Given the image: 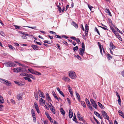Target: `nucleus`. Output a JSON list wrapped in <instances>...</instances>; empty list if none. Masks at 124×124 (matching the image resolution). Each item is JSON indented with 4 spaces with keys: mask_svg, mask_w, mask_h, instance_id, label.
Segmentation results:
<instances>
[{
    "mask_svg": "<svg viewBox=\"0 0 124 124\" xmlns=\"http://www.w3.org/2000/svg\"><path fill=\"white\" fill-rule=\"evenodd\" d=\"M69 76L72 79H74L76 77V75L74 72L70 71L69 72Z\"/></svg>",
    "mask_w": 124,
    "mask_h": 124,
    "instance_id": "2",
    "label": "nucleus"
},
{
    "mask_svg": "<svg viewBox=\"0 0 124 124\" xmlns=\"http://www.w3.org/2000/svg\"><path fill=\"white\" fill-rule=\"evenodd\" d=\"M105 11L106 13H107L110 16H112V15L110 12L109 10L107 8H106L105 9Z\"/></svg>",
    "mask_w": 124,
    "mask_h": 124,
    "instance_id": "17",
    "label": "nucleus"
},
{
    "mask_svg": "<svg viewBox=\"0 0 124 124\" xmlns=\"http://www.w3.org/2000/svg\"><path fill=\"white\" fill-rule=\"evenodd\" d=\"M73 118H74L73 119V120L76 122V120H77V119L76 117V115L75 114H74Z\"/></svg>",
    "mask_w": 124,
    "mask_h": 124,
    "instance_id": "41",
    "label": "nucleus"
},
{
    "mask_svg": "<svg viewBox=\"0 0 124 124\" xmlns=\"http://www.w3.org/2000/svg\"><path fill=\"white\" fill-rule=\"evenodd\" d=\"M101 112L103 117L107 120H109V117L108 116L106 112L104 110H102Z\"/></svg>",
    "mask_w": 124,
    "mask_h": 124,
    "instance_id": "3",
    "label": "nucleus"
},
{
    "mask_svg": "<svg viewBox=\"0 0 124 124\" xmlns=\"http://www.w3.org/2000/svg\"><path fill=\"white\" fill-rule=\"evenodd\" d=\"M94 113L98 117L101 119L102 118V116H101L97 112L94 111Z\"/></svg>",
    "mask_w": 124,
    "mask_h": 124,
    "instance_id": "15",
    "label": "nucleus"
},
{
    "mask_svg": "<svg viewBox=\"0 0 124 124\" xmlns=\"http://www.w3.org/2000/svg\"><path fill=\"white\" fill-rule=\"evenodd\" d=\"M4 101L3 97L1 95H0V104L3 103Z\"/></svg>",
    "mask_w": 124,
    "mask_h": 124,
    "instance_id": "21",
    "label": "nucleus"
},
{
    "mask_svg": "<svg viewBox=\"0 0 124 124\" xmlns=\"http://www.w3.org/2000/svg\"><path fill=\"white\" fill-rule=\"evenodd\" d=\"M98 104L99 107H100L102 109H104V108L105 107L103 105L100 103L99 102H98Z\"/></svg>",
    "mask_w": 124,
    "mask_h": 124,
    "instance_id": "20",
    "label": "nucleus"
},
{
    "mask_svg": "<svg viewBox=\"0 0 124 124\" xmlns=\"http://www.w3.org/2000/svg\"><path fill=\"white\" fill-rule=\"evenodd\" d=\"M26 27H27L29 28L32 29H35L36 28V26H35V27H30V26H27Z\"/></svg>",
    "mask_w": 124,
    "mask_h": 124,
    "instance_id": "51",
    "label": "nucleus"
},
{
    "mask_svg": "<svg viewBox=\"0 0 124 124\" xmlns=\"http://www.w3.org/2000/svg\"><path fill=\"white\" fill-rule=\"evenodd\" d=\"M45 114L48 119H50L51 117L49 116V114L47 112H45Z\"/></svg>",
    "mask_w": 124,
    "mask_h": 124,
    "instance_id": "37",
    "label": "nucleus"
},
{
    "mask_svg": "<svg viewBox=\"0 0 124 124\" xmlns=\"http://www.w3.org/2000/svg\"><path fill=\"white\" fill-rule=\"evenodd\" d=\"M107 58L108 60H110L112 58V56L109 54L107 55Z\"/></svg>",
    "mask_w": 124,
    "mask_h": 124,
    "instance_id": "30",
    "label": "nucleus"
},
{
    "mask_svg": "<svg viewBox=\"0 0 124 124\" xmlns=\"http://www.w3.org/2000/svg\"><path fill=\"white\" fill-rule=\"evenodd\" d=\"M71 24L76 28H77L78 27V25L74 21H73L71 23Z\"/></svg>",
    "mask_w": 124,
    "mask_h": 124,
    "instance_id": "18",
    "label": "nucleus"
},
{
    "mask_svg": "<svg viewBox=\"0 0 124 124\" xmlns=\"http://www.w3.org/2000/svg\"><path fill=\"white\" fill-rule=\"evenodd\" d=\"M119 115L121 116L124 118V113H123L121 110H119L118 111Z\"/></svg>",
    "mask_w": 124,
    "mask_h": 124,
    "instance_id": "16",
    "label": "nucleus"
},
{
    "mask_svg": "<svg viewBox=\"0 0 124 124\" xmlns=\"http://www.w3.org/2000/svg\"><path fill=\"white\" fill-rule=\"evenodd\" d=\"M14 82L15 83H16V84H18V85H19L22 86L23 85V84H22L17 81H14Z\"/></svg>",
    "mask_w": 124,
    "mask_h": 124,
    "instance_id": "33",
    "label": "nucleus"
},
{
    "mask_svg": "<svg viewBox=\"0 0 124 124\" xmlns=\"http://www.w3.org/2000/svg\"><path fill=\"white\" fill-rule=\"evenodd\" d=\"M62 42L66 45L68 46V44L64 40H63Z\"/></svg>",
    "mask_w": 124,
    "mask_h": 124,
    "instance_id": "53",
    "label": "nucleus"
},
{
    "mask_svg": "<svg viewBox=\"0 0 124 124\" xmlns=\"http://www.w3.org/2000/svg\"><path fill=\"white\" fill-rule=\"evenodd\" d=\"M17 98L18 100H20L22 99V97L20 95L17 96Z\"/></svg>",
    "mask_w": 124,
    "mask_h": 124,
    "instance_id": "45",
    "label": "nucleus"
},
{
    "mask_svg": "<svg viewBox=\"0 0 124 124\" xmlns=\"http://www.w3.org/2000/svg\"><path fill=\"white\" fill-rule=\"evenodd\" d=\"M109 46L110 49L113 50L116 47L113 44L112 42H111L110 43Z\"/></svg>",
    "mask_w": 124,
    "mask_h": 124,
    "instance_id": "11",
    "label": "nucleus"
},
{
    "mask_svg": "<svg viewBox=\"0 0 124 124\" xmlns=\"http://www.w3.org/2000/svg\"><path fill=\"white\" fill-rule=\"evenodd\" d=\"M31 47L33 49L35 50H39V47L36 45H32Z\"/></svg>",
    "mask_w": 124,
    "mask_h": 124,
    "instance_id": "7",
    "label": "nucleus"
},
{
    "mask_svg": "<svg viewBox=\"0 0 124 124\" xmlns=\"http://www.w3.org/2000/svg\"><path fill=\"white\" fill-rule=\"evenodd\" d=\"M111 30H112V31L114 33H115L116 32V30L114 29L112 27L111 28Z\"/></svg>",
    "mask_w": 124,
    "mask_h": 124,
    "instance_id": "55",
    "label": "nucleus"
},
{
    "mask_svg": "<svg viewBox=\"0 0 124 124\" xmlns=\"http://www.w3.org/2000/svg\"><path fill=\"white\" fill-rule=\"evenodd\" d=\"M118 103L119 105L120 106L121 104V100L120 96H118Z\"/></svg>",
    "mask_w": 124,
    "mask_h": 124,
    "instance_id": "34",
    "label": "nucleus"
},
{
    "mask_svg": "<svg viewBox=\"0 0 124 124\" xmlns=\"http://www.w3.org/2000/svg\"><path fill=\"white\" fill-rule=\"evenodd\" d=\"M82 49H84V50H85V46L84 44V43H82Z\"/></svg>",
    "mask_w": 124,
    "mask_h": 124,
    "instance_id": "44",
    "label": "nucleus"
},
{
    "mask_svg": "<svg viewBox=\"0 0 124 124\" xmlns=\"http://www.w3.org/2000/svg\"><path fill=\"white\" fill-rule=\"evenodd\" d=\"M20 72L22 71H26L25 69H23L22 68L20 67Z\"/></svg>",
    "mask_w": 124,
    "mask_h": 124,
    "instance_id": "49",
    "label": "nucleus"
},
{
    "mask_svg": "<svg viewBox=\"0 0 124 124\" xmlns=\"http://www.w3.org/2000/svg\"><path fill=\"white\" fill-rule=\"evenodd\" d=\"M29 77H24L23 78H24L25 80H27L29 82H31V81L30 79V78H29Z\"/></svg>",
    "mask_w": 124,
    "mask_h": 124,
    "instance_id": "31",
    "label": "nucleus"
},
{
    "mask_svg": "<svg viewBox=\"0 0 124 124\" xmlns=\"http://www.w3.org/2000/svg\"><path fill=\"white\" fill-rule=\"evenodd\" d=\"M88 31H85V36H87L88 35Z\"/></svg>",
    "mask_w": 124,
    "mask_h": 124,
    "instance_id": "60",
    "label": "nucleus"
},
{
    "mask_svg": "<svg viewBox=\"0 0 124 124\" xmlns=\"http://www.w3.org/2000/svg\"><path fill=\"white\" fill-rule=\"evenodd\" d=\"M28 75L26 73L22 72L20 74V75L22 76H25L27 77V75Z\"/></svg>",
    "mask_w": 124,
    "mask_h": 124,
    "instance_id": "32",
    "label": "nucleus"
},
{
    "mask_svg": "<svg viewBox=\"0 0 124 124\" xmlns=\"http://www.w3.org/2000/svg\"><path fill=\"white\" fill-rule=\"evenodd\" d=\"M100 27L102 28L104 30H108V29L107 28L105 27H102L101 26H99Z\"/></svg>",
    "mask_w": 124,
    "mask_h": 124,
    "instance_id": "48",
    "label": "nucleus"
},
{
    "mask_svg": "<svg viewBox=\"0 0 124 124\" xmlns=\"http://www.w3.org/2000/svg\"><path fill=\"white\" fill-rule=\"evenodd\" d=\"M34 74L37 75H41L40 73L36 71H35Z\"/></svg>",
    "mask_w": 124,
    "mask_h": 124,
    "instance_id": "35",
    "label": "nucleus"
},
{
    "mask_svg": "<svg viewBox=\"0 0 124 124\" xmlns=\"http://www.w3.org/2000/svg\"><path fill=\"white\" fill-rule=\"evenodd\" d=\"M28 70H29L31 73L33 74H34L35 71L33 70L28 69Z\"/></svg>",
    "mask_w": 124,
    "mask_h": 124,
    "instance_id": "39",
    "label": "nucleus"
},
{
    "mask_svg": "<svg viewBox=\"0 0 124 124\" xmlns=\"http://www.w3.org/2000/svg\"><path fill=\"white\" fill-rule=\"evenodd\" d=\"M21 33L25 36H29L30 35L25 34L24 32H22Z\"/></svg>",
    "mask_w": 124,
    "mask_h": 124,
    "instance_id": "59",
    "label": "nucleus"
},
{
    "mask_svg": "<svg viewBox=\"0 0 124 124\" xmlns=\"http://www.w3.org/2000/svg\"><path fill=\"white\" fill-rule=\"evenodd\" d=\"M48 107L50 108V107L52 108L53 107V106H52V104H51L50 102L48 103Z\"/></svg>",
    "mask_w": 124,
    "mask_h": 124,
    "instance_id": "47",
    "label": "nucleus"
},
{
    "mask_svg": "<svg viewBox=\"0 0 124 124\" xmlns=\"http://www.w3.org/2000/svg\"><path fill=\"white\" fill-rule=\"evenodd\" d=\"M0 81L1 83L5 84L7 86H11L12 85L10 81L7 80L3 79L0 78Z\"/></svg>",
    "mask_w": 124,
    "mask_h": 124,
    "instance_id": "1",
    "label": "nucleus"
},
{
    "mask_svg": "<svg viewBox=\"0 0 124 124\" xmlns=\"http://www.w3.org/2000/svg\"><path fill=\"white\" fill-rule=\"evenodd\" d=\"M93 118L95 121H96V122L97 123V124H100V123L97 120L96 118H95L94 117H93Z\"/></svg>",
    "mask_w": 124,
    "mask_h": 124,
    "instance_id": "54",
    "label": "nucleus"
},
{
    "mask_svg": "<svg viewBox=\"0 0 124 124\" xmlns=\"http://www.w3.org/2000/svg\"><path fill=\"white\" fill-rule=\"evenodd\" d=\"M90 101L93 106L95 108L97 109V106L95 101L92 99H90Z\"/></svg>",
    "mask_w": 124,
    "mask_h": 124,
    "instance_id": "4",
    "label": "nucleus"
},
{
    "mask_svg": "<svg viewBox=\"0 0 124 124\" xmlns=\"http://www.w3.org/2000/svg\"><path fill=\"white\" fill-rule=\"evenodd\" d=\"M85 30L88 31L89 30V26L87 24H86L85 25Z\"/></svg>",
    "mask_w": 124,
    "mask_h": 124,
    "instance_id": "38",
    "label": "nucleus"
},
{
    "mask_svg": "<svg viewBox=\"0 0 124 124\" xmlns=\"http://www.w3.org/2000/svg\"><path fill=\"white\" fill-rule=\"evenodd\" d=\"M50 109L53 114H55V110L54 108V107L52 108L50 107Z\"/></svg>",
    "mask_w": 124,
    "mask_h": 124,
    "instance_id": "24",
    "label": "nucleus"
},
{
    "mask_svg": "<svg viewBox=\"0 0 124 124\" xmlns=\"http://www.w3.org/2000/svg\"><path fill=\"white\" fill-rule=\"evenodd\" d=\"M56 89L58 91L59 93L64 97V94L63 93L61 90L58 87L56 88Z\"/></svg>",
    "mask_w": 124,
    "mask_h": 124,
    "instance_id": "13",
    "label": "nucleus"
},
{
    "mask_svg": "<svg viewBox=\"0 0 124 124\" xmlns=\"http://www.w3.org/2000/svg\"><path fill=\"white\" fill-rule=\"evenodd\" d=\"M39 101H40V103H41L45 104V101L42 98H41L40 99Z\"/></svg>",
    "mask_w": 124,
    "mask_h": 124,
    "instance_id": "25",
    "label": "nucleus"
},
{
    "mask_svg": "<svg viewBox=\"0 0 124 124\" xmlns=\"http://www.w3.org/2000/svg\"><path fill=\"white\" fill-rule=\"evenodd\" d=\"M38 93H39V95L41 97L43 98H45V96L44 95L43 93L40 90L38 89Z\"/></svg>",
    "mask_w": 124,
    "mask_h": 124,
    "instance_id": "9",
    "label": "nucleus"
},
{
    "mask_svg": "<svg viewBox=\"0 0 124 124\" xmlns=\"http://www.w3.org/2000/svg\"><path fill=\"white\" fill-rule=\"evenodd\" d=\"M9 48L12 50H14L15 48L13 46L11 45H9L8 46Z\"/></svg>",
    "mask_w": 124,
    "mask_h": 124,
    "instance_id": "42",
    "label": "nucleus"
},
{
    "mask_svg": "<svg viewBox=\"0 0 124 124\" xmlns=\"http://www.w3.org/2000/svg\"><path fill=\"white\" fill-rule=\"evenodd\" d=\"M85 101L89 108L91 110H92L93 108L92 106H91V105L89 101L87 98L85 99Z\"/></svg>",
    "mask_w": 124,
    "mask_h": 124,
    "instance_id": "5",
    "label": "nucleus"
},
{
    "mask_svg": "<svg viewBox=\"0 0 124 124\" xmlns=\"http://www.w3.org/2000/svg\"><path fill=\"white\" fill-rule=\"evenodd\" d=\"M78 46H76V47H74L73 49L74 51H76L78 50Z\"/></svg>",
    "mask_w": 124,
    "mask_h": 124,
    "instance_id": "46",
    "label": "nucleus"
},
{
    "mask_svg": "<svg viewBox=\"0 0 124 124\" xmlns=\"http://www.w3.org/2000/svg\"><path fill=\"white\" fill-rule=\"evenodd\" d=\"M116 29H117V31L119 32L120 33H121V34H123V33L122 32L120 31L119 30L118 28H116Z\"/></svg>",
    "mask_w": 124,
    "mask_h": 124,
    "instance_id": "57",
    "label": "nucleus"
},
{
    "mask_svg": "<svg viewBox=\"0 0 124 124\" xmlns=\"http://www.w3.org/2000/svg\"><path fill=\"white\" fill-rule=\"evenodd\" d=\"M62 37L65 39H67L68 38V37L67 36L64 35H63L62 36Z\"/></svg>",
    "mask_w": 124,
    "mask_h": 124,
    "instance_id": "64",
    "label": "nucleus"
},
{
    "mask_svg": "<svg viewBox=\"0 0 124 124\" xmlns=\"http://www.w3.org/2000/svg\"><path fill=\"white\" fill-rule=\"evenodd\" d=\"M38 97L39 96L38 95V94H37V95L35 97V99H36V100H38Z\"/></svg>",
    "mask_w": 124,
    "mask_h": 124,
    "instance_id": "61",
    "label": "nucleus"
},
{
    "mask_svg": "<svg viewBox=\"0 0 124 124\" xmlns=\"http://www.w3.org/2000/svg\"><path fill=\"white\" fill-rule=\"evenodd\" d=\"M46 97L48 99V100L52 101L48 94L47 93H46Z\"/></svg>",
    "mask_w": 124,
    "mask_h": 124,
    "instance_id": "22",
    "label": "nucleus"
},
{
    "mask_svg": "<svg viewBox=\"0 0 124 124\" xmlns=\"http://www.w3.org/2000/svg\"><path fill=\"white\" fill-rule=\"evenodd\" d=\"M67 100L68 101V103L69 105H70L71 104L70 101V99L68 98H67Z\"/></svg>",
    "mask_w": 124,
    "mask_h": 124,
    "instance_id": "52",
    "label": "nucleus"
},
{
    "mask_svg": "<svg viewBox=\"0 0 124 124\" xmlns=\"http://www.w3.org/2000/svg\"><path fill=\"white\" fill-rule=\"evenodd\" d=\"M77 116L79 120L81 121H85V120L83 119L81 115L80 114H79L78 112L77 113Z\"/></svg>",
    "mask_w": 124,
    "mask_h": 124,
    "instance_id": "8",
    "label": "nucleus"
},
{
    "mask_svg": "<svg viewBox=\"0 0 124 124\" xmlns=\"http://www.w3.org/2000/svg\"><path fill=\"white\" fill-rule=\"evenodd\" d=\"M88 6L89 8V9H90V11H91L92 10V8H93V7H92V6L89 5H88Z\"/></svg>",
    "mask_w": 124,
    "mask_h": 124,
    "instance_id": "50",
    "label": "nucleus"
},
{
    "mask_svg": "<svg viewBox=\"0 0 124 124\" xmlns=\"http://www.w3.org/2000/svg\"><path fill=\"white\" fill-rule=\"evenodd\" d=\"M63 79L65 82H68L70 80L67 77H64L63 78Z\"/></svg>",
    "mask_w": 124,
    "mask_h": 124,
    "instance_id": "29",
    "label": "nucleus"
},
{
    "mask_svg": "<svg viewBox=\"0 0 124 124\" xmlns=\"http://www.w3.org/2000/svg\"><path fill=\"white\" fill-rule=\"evenodd\" d=\"M117 37V38L119 39V40L121 41L122 40V39L119 35H118V36Z\"/></svg>",
    "mask_w": 124,
    "mask_h": 124,
    "instance_id": "63",
    "label": "nucleus"
},
{
    "mask_svg": "<svg viewBox=\"0 0 124 124\" xmlns=\"http://www.w3.org/2000/svg\"><path fill=\"white\" fill-rule=\"evenodd\" d=\"M95 31L99 35H100V34L99 32V31L98 30V29L97 28L95 27Z\"/></svg>",
    "mask_w": 124,
    "mask_h": 124,
    "instance_id": "43",
    "label": "nucleus"
},
{
    "mask_svg": "<svg viewBox=\"0 0 124 124\" xmlns=\"http://www.w3.org/2000/svg\"><path fill=\"white\" fill-rule=\"evenodd\" d=\"M76 95L77 96V98L78 99L79 101H80V96L79 95L78 93L76 91Z\"/></svg>",
    "mask_w": 124,
    "mask_h": 124,
    "instance_id": "28",
    "label": "nucleus"
},
{
    "mask_svg": "<svg viewBox=\"0 0 124 124\" xmlns=\"http://www.w3.org/2000/svg\"><path fill=\"white\" fill-rule=\"evenodd\" d=\"M27 77H29V78H31L33 79H35V77L33 76V75L31 74H28L27 75Z\"/></svg>",
    "mask_w": 124,
    "mask_h": 124,
    "instance_id": "23",
    "label": "nucleus"
},
{
    "mask_svg": "<svg viewBox=\"0 0 124 124\" xmlns=\"http://www.w3.org/2000/svg\"><path fill=\"white\" fill-rule=\"evenodd\" d=\"M73 113L72 111V110L71 109H70L69 111V117L70 118H71L73 115Z\"/></svg>",
    "mask_w": 124,
    "mask_h": 124,
    "instance_id": "14",
    "label": "nucleus"
},
{
    "mask_svg": "<svg viewBox=\"0 0 124 124\" xmlns=\"http://www.w3.org/2000/svg\"><path fill=\"white\" fill-rule=\"evenodd\" d=\"M80 102L81 104L83 107L84 108L86 107V105L84 101H79Z\"/></svg>",
    "mask_w": 124,
    "mask_h": 124,
    "instance_id": "19",
    "label": "nucleus"
},
{
    "mask_svg": "<svg viewBox=\"0 0 124 124\" xmlns=\"http://www.w3.org/2000/svg\"><path fill=\"white\" fill-rule=\"evenodd\" d=\"M76 40L77 41L78 44H79L81 43L79 39H78L77 38V39Z\"/></svg>",
    "mask_w": 124,
    "mask_h": 124,
    "instance_id": "58",
    "label": "nucleus"
},
{
    "mask_svg": "<svg viewBox=\"0 0 124 124\" xmlns=\"http://www.w3.org/2000/svg\"><path fill=\"white\" fill-rule=\"evenodd\" d=\"M32 115V116H35V114L34 111L33 109H32L31 110Z\"/></svg>",
    "mask_w": 124,
    "mask_h": 124,
    "instance_id": "36",
    "label": "nucleus"
},
{
    "mask_svg": "<svg viewBox=\"0 0 124 124\" xmlns=\"http://www.w3.org/2000/svg\"><path fill=\"white\" fill-rule=\"evenodd\" d=\"M60 110L61 114L63 115H64L65 114V112L64 111L62 108H61L60 109Z\"/></svg>",
    "mask_w": 124,
    "mask_h": 124,
    "instance_id": "27",
    "label": "nucleus"
},
{
    "mask_svg": "<svg viewBox=\"0 0 124 124\" xmlns=\"http://www.w3.org/2000/svg\"><path fill=\"white\" fill-rule=\"evenodd\" d=\"M67 87L70 93L72 92H73L72 91L71 88L70 87V85H68Z\"/></svg>",
    "mask_w": 124,
    "mask_h": 124,
    "instance_id": "26",
    "label": "nucleus"
},
{
    "mask_svg": "<svg viewBox=\"0 0 124 124\" xmlns=\"http://www.w3.org/2000/svg\"><path fill=\"white\" fill-rule=\"evenodd\" d=\"M55 36L57 38H59V39H61V37L59 35H55Z\"/></svg>",
    "mask_w": 124,
    "mask_h": 124,
    "instance_id": "62",
    "label": "nucleus"
},
{
    "mask_svg": "<svg viewBox=\"0 0 124 124\" xmlns=\"http://www.w3.org/2000/svg\"><path fill=\"white\" fill-rule=\"evenodd\" d=\"M52 93H53V95H54V98L55 99H56V98H57V96H56L55 93L54 92V91H53L52 92Z\"/></svg>",
    "mask_w": 124,
    "mask_h": 124,
    "instance_id": "40",
    "label": "nucleus"
},
{
    "mask_svg": "<svg viewBox=\"0 0 124 124\" xmlns=\"http://www.w3.org/2000/svg\"><path fill=\"white\" fill-rule=\"evenodd\" d=\"M79 54L82 56H83L84 55V51H85V50L83 49H82V48H80L79 49Z\"/></svg>",
    "mask_w": 124,
    "mask_h": 124,
    "instance_id": "12",
    "label": "nucleus"
},
{
    "mask_svg": "<svg viewBox=\"0 0 124 124\" xmlns=\"http://www.w3.org/2000/svg\"><path fill=\"white\" fill-rule=\"evenodd\" d=\"M4 65L7 67H12L13 66V62H5L4 63Z\"/></svg>",
    "mask_w": 124,
    "mask_h": 124,
    "instance_id": "6",
    "label": "nucleus"
},
{
    "mask_svg": "<svg viewBox=\"0 0 124 124\" xmlns=\"http://www.w3.org/2000/svg\"><path fill=\"white\" fill-rule=\"evenodd\" d=\"M77 58L80 60L82 59L81 57L78 55H77Z\"/></svg>",
    "mask_w": 124,
    "mask_h": 124,
    "instance_id": "56",
    "label": "nucleus"
},
{
    "mask_svg": "<svg viewBox=\"0 0 124 124\" xmlns=\"http://www.w3.org/2000/svg\"><path fill=\"white\" fill-rule=\"evenodd\" d=\"M21 70L19 68H17L13 69V71L15 72H20Z\"/></svg>",
    "mask_w": 124,
    "mask_h": 124,
    "instance_id": "10",
    "label": "nucleus"
}]
</instances>
